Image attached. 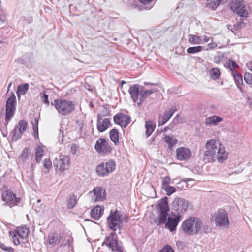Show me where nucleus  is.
Instances as JSON below:
<instances>
[{
  "mask_svg": "<svg viewBox=\"0 0 252 252\" xmlns=\"http://www.w3.org/2000/svg\"><path fill=\"white\" fill-rule=\"evenodd\" d=\"M144 87L139 84H134L130 86L128 92L130 97L134 103L137 104L138 107L141 106L145 99L151 94L157 91V89L152 88L150 90H145Z\"/></svg>",
  "mask_w": 252,
  "mask_h": 252,
  "instance_id": "f257e3e1",
  "label": "nucleus"
},
{
  "mask_svg": "<svg viewBox=\"0 0 252 252\" xmlns=\"http://www.w3.org/2000/svg\"><path fill=\"white\" fill-rule=\"evenodd\" d=\"M168 197H163L156 206L158 216L155 218L154 221L158 225L162 226L168 219L170 208L168 203Z\"/></svg>",
  "mask_w": 252,
  "mask_h": 252,
  "instance_id": "f03ea898",
  "label": "nucleus"
},
{
  "mask_svg": "<svg viewBox=\"0 0 252 252\" xmlns=\"http://www.w3.org/2000/svg\"><path fill=\"white\" fill-rule=\"evenodd\" d=\"M51 104L55 108L59 114L63 116L70 115L75 109L74 101L64 99H55Z\"/></svg>",
  "mask_w": 252,
  "mask_h": 252,
  "instance_id": "7ed1b4c3",
  "label": "nucleus"
},
{
  "mask_svg": "<svg viewBox=\"0 0 252 252\" xmlns=\"http://www.w3.org/2000/svg\"><path fill=\"white\" fill-rule=\"evenodd\" d=\"M102 246H106L112 252H124L123 243L119 241L118 236L114 232H112L105 238Z\"/></svg>",
  "mask_w": 252,
  "mask_h": 252,
  "instance_id": "20e7f679",
  "label": "nucleus"
},
{
  "mask_svg": "<svg viewBox=\"0 0 252 252\" xmlns=\"http://www.w3.org/2000/svg\"><path fill=\"white\" fill-rule=\"evenodd\" d=\"M219 145L218 141L211 139L208 140L205 144V149L203 155V158L205 162L213 161L216 158L218 148Z\"/></svg>",
  "mask_w": 252,
  "mask_h": 252,
  "instance_id": "39448f33",
  "label": "nucleus"
},
{
  "mask_svg": "<svg viewBox=\"0 0 252 252\" xmlns=\"http://www.w3.org/2000/svg\"><path fill=\"white\" fill-rule=\"evenodd\" d=\"M202 224L199 219L191 217L183 221L182 228L185 233L193 235L198 233L202 227Z\"/></svg>",
  "mask_w": 252,
  "mask_h": 252,
  "instance_id": "423d86ee",
  "label": "nucleus"
},
{
  "mask_svg": "<svg viewBox=\"0 0 252 252\" xmlns=\"http://www.w3.org/2000/svg\"><path fill=\"white\" fill-rule=\"evenodd\" d=\"M121 221L127 222V218L126 216H122V215L116 209L114 211L111 210L110 211L109 215L107 219V222L110 229L116 231V227Z\"/></svg>",
  "mask_w": 252,
  "mask_h": 252,
  "instance_id": "0eeeda50",
  "label": "nucleus"
},
{
  "mask_svg": "<svg viewBox=\"0 0 252 252\" xmlns=\"http://www.w3.org/2000/svg\"><path fill=\"white\" fill-rule=\"evenodd\" d=\"M212 219L216 226L227 228L229 227V220L228 214L223 209H220L216 211L213 215Z\"/></svg>",
  "mask_w": 252,
  "mask_h": 252,
  "instance_id": "6e6552de",
  "label": "nucleus"
},
{
  "mask_svg": "<svg viewBox=\"0 0 252 252\" xmlns=\"http://www.w3.org/2000/svg\"><path fill=\"white\" fill-rule=\"evenodd\" d=\"M2 200L5 202V204L10 208L18 205L21 202V199L17 197L12 191L9 190L7 187H4L1 190Z\"/></svg>",
  "mask_w": 252,
  "mask_h": 252,
  "instance_id": "1a4fd4ad",
  "label": "nucleus"
},
{
  "mask_svg": "<svg viewBox=\"0 0 252 252\" xmlns=\"http://www.w3.org/2000/svg\"><path fill=\"white\" fill-rule=\"evenodd\" d=\"M115 168V161L110 159L105 163L103 162L98 165L95 168V172L98 176L104 177L113 172Z\"/></svg>",
  "mask_w": 252,
  "mask_h": 252,
  "instance_id": "9d476101",
  "label": "nucleus"
},
{
  "mask_svg": "<svg viewBox=\"0 0 252 252\" xmlns=\"http://www.w3.org/2000/svg\"><path fill=\"white\" fill-rule=\"evenodd\" d=\"M16 97L13 93L7 99L6 102V113H5V125L14 117L16 110Z\"/></svg>",
  "mask_w": 252,
  "mask_h": 252,
  "instance_id": "9b49d317",
  "label": "nucleus"
},
{
  "mask_svg": "<svg viewBox=\"0 0 252 252\" xmlns=\"http://www.w3.org/2000/svg\"><path fill=\"white\" fill-rule=\"evenodd\" d=\"M228 7L239 16L247 17L248 12L244 4L243 0H230Z\"/></svg>",
  "mask_w": 252,
  "mask_h": 252,
  "instance_id": "f8f14e48",
  "label": "nucleus"
},
{
  "mask_svg": "<svg viewBox=\"0 0 252 252\" xmlns=\"http://www.w3.org/2000/svg\"><path fill=\"white\" fill-rule=\"evenodd\" d=\"M189 205L188 201L181 198H176L172 202V209L177 213L176 214L181 215L187 211Z\"/></svg>",
  "mask_w": 252,
  "mask_h": 252,
  "instance_id": "ddd939ff",
  "label": "nucleus"
},
{
  "mask_svg": "<svg viewBox=\"0 0 252 252\" xmlns=\"http://www.w3.org/2000/svg\"><path fill=\"white\" fill-rule=\"evenodd\" d=\"M27 127V122L24 120H20L11 132L12 140L17 141L20 139Z\"/></svg>",
  "mask_w": 252,
  "mask_h": 252,
  "instance_id": "4468645a",
  "label": "nucleus"
},
{
  "mask_svg": "<svg viewBox=\"0 0 252 252\" xmlns=\"http://www.w3.org/2000/svg\"><path fill=\"white\" fill-rule=\"evenodd\" d=\"M70 159L67 156L60 155L58 158H56L54 162V166L56 169H58L61 172H63L68 169L69 167Z\"/></svg>",
  "mask_w": 252,
  "mask_h": 252,
  "instance_id": "2eb2a0df",
  "label": "nucleus"
},
{
  "mask_svg": "<svg viewBox=\"0 0 252 252\" xmlns=\"http://www.w3.org/2000/svg\"><path fill=\"white\" fill-rule=\"evenodd\" d=\"M94 148L99 154H109L112 151V148L108 142L104 138L98 139L94 145Z\"/></svg>",
  "mask_w": 252,
  "mask_h": 252,
  "instance_id": "dca6fc26",
  "label": "nucleus"
},
{
  "mask_svg": "<svg viewBox=\"0 0 252 252\" xmlns=\"http://www.w3.org/2000/svg\"><path fill=\"white\" fill-rule=\"evenodd\" d=\"M174 217L169 216L166 222L164 224L165 227L168 229L170 232H173L176 229V227L180 221L182 216L179 214H174Z\"/></svg>",
  "mask_w": 252,
  "mask_h": 252,
  "instance_id": "f3484780",
  "label": "nucleus"
},
{
  "mask_svg": "<svg viewBox=\"0 0 252 252\" xmlns=\"http://www.w3.org/2000/svg\"><path fill=\"white\" fill-rule=\"evenodd\" d=\"M114 122L116 124L119 125L122 127L126 128L130 123V117L124 114L119 113L116 114L114 117Z\"/></svg>",
  "mask_w": 252,
  "mask_h": 252,
  "instance_id": "a211bd4d",
  "label": "nucleus"
},
{
  "mask_svg": "<svg viewBox=\"0 0 252 252\" xmlns=\"http://www.w3.org/2000/svg\"><path fill=\"white\" fill-rule=\"evenodd\" d=\"M191 155L190 150L186 147H179L176 149V158L180 161L189 159Z\"/></svg>",
  "mask_w": 252,
  "mask_h": 252,
  "instance_id": "6ab92c4d",
  "label": "nucleus"
},
{
  "mask_svg": "<svg viewBox=\"0 0 252 252\" xmlns=\"http://www.w3.org/2000/svg\"><path fill=\"white\" fill-rule=\"evenodd\" d=\"M176 109L172 107L168 111H165L163 115H160L158 119V126H160L165 124L173 116Z\"/></svg>",
  "mask_w": 252,
  "mask_h": 252,
  "instance_id": "aec40b11",
  "label": "nucleus"
},
{
  "mask_svg": "<svg viewBox=\"0 0 252 252\" xmlns=\"http://www.w3.org/2000/svg\"><path fill=\"white\" fill-rule=\"evenodd\" d=\"M62 237L63 235L61 234L50 233L48 236V243L49 245L55 246L60 242Z\"/></svg>",
  "mask_w": 252,
  "mask_h": 252,
  "instance_id": "412c9836",
  "label": "nucleus"
},
{
  "mask_svg": "<svg viewBox=\"0 0 252 252\" xmlns=\"http://www.w3.org/2000/svg\"><path fill=\"white\" fill-rule=\"evenodd\" d=\"M33 157V154L31 153L30 149L29 147L24 148L19 157V159L22 162H26L29 160L30 158H32Z\"/></svg>",
  "mask_w": 252,
  "mask_h": 252,
  "instance_id": "4be33fe9",
  "label": "nucleus"
},
{
  "mask_svg": "<svg viewBox=\"0 0 252 252\" xmlns=\"http://www.w3.org/2000/svg\"><path fill=\"white\" fill-rule=\"evenodd\" d=\"M95 201H103L105 198V191L103 190L102 188L98 187L93 189Z\"/></svg>",
  "mask_w": 252,
  "mask_h": 252,
  "instance_id": "5701e85b",
  "label": "nucleus"
},
{
  "mask_svg": "<svg viewBox=\"0 0 252 252\" xmlns=\"http://www.w3.org/2000/svg\"><path fill=\"white\" fill-rule=\"evenodd\" d=\"M104 212V207L103 206L97 205L93 208L91 211V215L92 218L95 220H98L103 215Z\"/></svg>",
  "mask_w": 252,
  "mask_h": 252,
  "instance_id": "b1692460",
  "label": "nucleus"
},
{
  "mask_svg": "<svg viewBox=\"0 0 252 252\" xmlns=\"http://www.w3.org/2000/svg\"><path fill=\"white\" fill-rule=\"evenodd\" d=\"M218 149L217 157L216 159H217L220 163H223L227 158L228 152L224 149L221 148L220 145L218 146Z\"/></svg>",
  "mask_w": 252,
  "mask_h": 252,
  "instance_id": "393cba45",
  "label": "nucleus"
},
{
  "mask_svg": "<svg viewBox=\"0 0 252 252\" xmlns=\"http://www.w3.org/2000/svg\"><path fill=\"white\" fill-rule=\"evenodd\" d=\"M206 1L207 2L206 3L207 7L210 8L213 10H215L220 5L226 3L228 0H206Z\"/></svg>",
  "mask_w": 252,
  "mask_h": 252,
  "instance_id": "a878e982",
  "label": "nucleus"
},
{
  "mask_svg": "<svg viewBox=\"0 0 252 252\" xmlns=\"http://www.w3.org/2000/svg\"><path fill=\"white\" fill-rule=\"evenodd\" d=\"M111 125L109 118H105L102 122L97 123V128L99 132H103L108 129Z\"/></svg>",
  "mask_w": 252,
  "mask_h": 252,
  "instance_id": "bb28decb",
  "label": "nucleus"
},
{
  "mask_svg": "<svg viewBox=\"0 0 252 252\" xmlns=\"http://www.w3.org/2000/svg\"><path fill=\"white\" fill-rule=\"evenodd\" d=\"M16 234L21 238H26L30 233L29 228L26 225L18 227L15 230Z\"/></svg>",
  "mask_w": 252,
  "mask_h": 252,
  "instance_id": "cd10ccee",
  "label": "nucleus"
},
{
  "mask_svg": "<svg viewBox=\"0 0 252 252\" xmlns=\"http://www.w3.org/2000/svg\"><path fill=\"white\" fill-rule=\"evenodd\" d=\"M163 139L168 144V149L170 151L172 150L174 146L178 142V140L174 138L173 135H165Z\"/></svg>",
  "mask_w": 252,
  "mask_h": 252,
  "instance_id": "c85d7f7f",
  "label": "nucleus"
},
{
  "mask_svg": "<svg viewBox=\"0 0 252 252\" xmlns=\"http://www.w3.org/2000/svg\"><path fill=\"white\" fill-rule=\"evenodd\" d=\"M145 127L146 129L145 135L146 138L149 137L155 129L156 125L152 121L146 122Z\"/></svg>",
  "mask_w": 252,
  "mask_h": 252,
  "instance_id": "c756f323",
  "label": "nucleus"
},
{
  "mask_svg": "<svg viewBox=\"0 0 252 252\" xmlns=\"http://www.w3.org/2000/svg\"><path fill=\"white\" fill-rule=\"evenodd\" d=\"M223 120L222 117L214 115L206 118L205 123L207 125H217L219 122L222 121Z\"/></svg>",
  "mask_w": 252,
  "mask_h": 252,
  "instance_id": "7c9ffc66",
  "label": "nucleus"
},
{
  "mask_svg": "<svg viewBox=\"0 0 252 252\" xmlns=\"http://www.w3.org/2000/svg\"><path fill=\"white\" fill-rule=\"evenodd\" d=\"M109 137H110L111 140L115 145H117L119 143V132L117 129L114 128L110 131Z\"/></svg>",
  "mask_w": 252,
  "mask_h": 252,
  "instance_id": "2f4dec72",
  "label": "nucleus"
},
{
  "mask_svg": "<svg viewBox=\"0 0 252 252\" xmlns=\"http://www.w3.org/2000/svg\"><path fill=\"white\" fill-rule=\"evenodd\" d=\"M231 74L238 88L241 90V87H240V85L243 84V79L242 75L238 73L236 71H232V73Z\"/></svg>",
  "mask_w": 252,
  "mask_h": 252,
  "instance_id": "473e14b6",
  "label": "nucleus"
},
{
  "mask_svg": "<svg viewBox=\"0 0 252 252\" xmlns=\"http://www.w3.org/2000/svg\"><path fill=\"white\" fill-rule=\"evenodd\" d=\"M77 204L76 196L72 194H70L67 199V206L69 209H73Z\"/></svg>",
  "mask_w": 252,
  "mask_h": 252,
  "instance_id": "72a5a7b5",
  "label": "nucleus"
},
{
  "mask_svg": "<svg viewBox=\"0 0 252 252\" xmlns=\"http://www.w3.org/2000/svg\"><path fill=\"white\" fill-rule=\"evenodd\" d=\"M44 151L43 148L40 146H38L36 148L35 151V160L37 163H39L42 159V157L44 155Z\"/></svg>",
  "mask_w": 252,
  "mask_h": 252,
  "instance_id": "f704fd0d",
  "label": "nucleus"
},
{
  "mask_svg": "<svg viewBox=\"0 0 252 252\" xmlns=\"http://www.w3.org/2000/svg\"><path fill=\"white\" fill-rule=\"evenodd\" d=\"M29 84L28 83L23 84L18 86L16 93L19 97L20 94H25L29 89Z\"/></svg>",
  "mask_w": 252,
  "mask_h": 252,
  "instance_id": "c9c22d12",
  "label": "nucleus"
},
{
  "mask_svg": "<svg viewBox=\"0 0 252 252\" xmlns=\"http://www.w3.org/2000/svg\"><path fill=\"white\" fill-rule=\"evenodd\" d=\"M189 41L193 44H199L202 43L201 37L199 36L193 34H190L189 35Z\"/></svg>",
  "mask_w": 252,
  "mask_h": 252,
  "instance_id": "e433bc0d",
  "label": "nucleus"
},
{
  "mask_svg": "<svg viewBox=\"0 0 252 252\" xmlns=\"http://www.w3.org/2000/svg\"><path fill=\"white\" fill-rule=\"evenodd\" d=\"M220 74V71L218 68H213L209 71V75L211 79L216 80L218 79Z\"/></svg>",
  "mask_w": 252,
  "mask_h": 252,
  "instance_id": "4c0bfd02",
  "label": "nucleus"
},
{
  "mask_svg": "<svg viewBox=\"0 0 252 252\" xmlns=\"http://www.w3.org/2000/svg\"><path fill=\"white\" fill-rule=\"evenodd\" d=\"M203 48L201 46L190 47L187 49V52L189 54H194L201 51Z\"/></svg>",
  "mask_w": 252,
  "mask_h": 252,
  "instance_id": "58836bf2",
  "label": "nucleus"
},
{
  "mask_svg": "<svg viewBox=\"0 0 252 252\" xmlns=\"http://www.w3.org/2000/svg\"><path fill=\"white\" fill-rule=\"evenodd\" d=\"M162 189H163L166 192V194L168 196L171 195L172 194H173V193L177 191L176 188H175L173 186H171L170 185L165 187L162 188Z\"/></svg>",
  "mask_w": 252,
  "mask_h": 252,
  "instance_id": "ea45409f",
  "label": "nucleus"
},
{
  "mask_svg": "<svg viewBox=\"0 0 252 252\" xmlns=\"http://www.w3.org/2000/svg\"><path fill=\"white\" fill-rule=\"evenodd\" d=\"M227 66L229 69L230 70L231 73H232V71H235L234 69L237 67H238L236 63L233 60H229Z\"/></svg>",
  "mask_w": 252,
  "mask_h": 252,
  "instance_id": "a19ab883",
  "label": "nucleus"
},
{
  "mask_svg": "<svg viewBox=\"0 0 252 252\" xmlns=\"http://www.w3.org/2000/svg\"><path fill=\"white\" fill-rule=\"evenodd\" d=\"M38 119L35 118L33 121H32V128L34 131V133H36L38 135Z\"/></svg>",
  "mask_w": 252,
  "mask_h": 252,
  "instance_id": "79ce46f5",
  "label": "nucleus"
},
{
  "mask_svg": "<svg viewBox=\"0 0 252 252\" xmlns=\"http://www.w3.org/2000/svg\"><path fill=\"white\" fill-rule=\"evenodd\" d=\"M0 248L3 251L7 252H14V249H13L11 247L6 246V245L4 243H2L0 241Z\"/></svg>",
  "mask_w": 252,
  "mask_h": 252,
  "instance_id": "37998d69",
  "label": "nucleus"
},
{
  "mask_svg": "<svg viewBox=\"0 0 252 252\" xmlns=\"http://www.w3.org/2000/svg\"><path fill=\"white\" fill-rule=\"evenodd\" d=\"M244 79L246 83L248 84H252V74L250 73H245L244 75Z\"/></svg>",
  "mask_w": 252,
  "mask_h": 252,
  "instance_id": "c03bdc74",
  "label": "nucleus"
},
{
  "mask_svg": "<svg viewBox=\"0 0 252 252\" xmlns=\"http://www.w3.org/2000/svg\"><path fill=\"white\" fill-rule=\"evenodd\" d=\"M40 95L42 101L48 106L50 104L48 99V95L45 92L41 94Z\"/></svg>",
  "mask_w": 252,
  "mask_h": 252,
  "instance_id": "a18cd8bd",
  "label": "nucleus"
},
{
  "mask_svg": "<svg viewBox=\"0 0 252 252\" xmlns=\"http://www.w3.org/2000/svg\"><path fill=\"white\" fill-rule=\"evenodd\" d=\"M9 236L12 237L13 239V241L15 245H18L20 244V241L14 232L12 231H10L9 232Z\"/></svg>",
  "mask_w": 252,
  "mask_h": 252,
  "instance_id": "49530a36",
  "label": "nucleus"
},
{
  "mask_svg": "<svg viewBox=\"0 0 252 252\" xmlns=\"http://www.w3.org/2000/svg\"><path fill=\"white\" fill-rule=\"evenodd\" d=\"M171 183V179L169 176H165L162 179V189L169 186Z\"/></svg>",
  "mask_w": 252,
  "mask_h": 252,
  "instance_id": "de8ad7c7",
  "label": "nucleus"
},
{
  "mask_svg": "<svg viewBox=\"0 0 252 252\" xmlns=\"http://www.w3.org/2000/svg\"><path fill=\"white\" fill-rule=\"evenodd\" d=\"M44 167L47 169H50L52 167V162L50 158H47L44 160Z\"/></svg>",
  "mask_w": 252,
  "mask_h": 252,
  "instance_id": "09e8293b",
  "label": "nucleus"
},
{
  "mask_svg": "<svg viewBox=\"0 0 252 252\" xmlns=\"http://www.w3.org/2000/svg\"><path fill=\"white\" fill-rule=\"evenodd\" d=\"M159 252H174V250L168 245L164 246Z\"/></svg>",
  "mask_w": 252,
  "mask_h": 252,
  "instance_id": "8fccbe9b",
  "label": "nucleus"
},
{
  "mask_svg": "<svg viewBox=\"0 0 252 252\" xmlns=\"http://www.w3.org/2000/svg\"><path fill=\"white\" fill-rule=\"evenodd\" d=\"M101 114L102 115V117H105L110 115V111L108 108H104L101 111Z\"/></svg>",
  "mask_w": 252,
  "mask_h": 252,
  "instance_id": "3c124183",
  "label": "nucleus"
},
{
  "mask_svg": "<svg viewBox=\"0 0 252 252\" xmlns=\"http://www.w3.org/2000/svg\"><path fill=\"white\" fill-rule=\"evenodd\" d=\"M212 41H213L212 39ZM207 48H206L207 50H212L213 49L216 48L217 47V45L216 43H215L213 42H212L208 44L207 45Z\"/></svg>",
  "mask_w": 252,
  "mask_h": 252,
  "instance_id": "603ef678",
  "label": "nucleus"
},
{
  "mask_svg": "<svg viewBox=\"0 0 252 252\" xmlns=\"http://www.w3.org/2000/svg\"><path fill=\"white\" fill-rule=\"evenodd\" d=\"M222 58H223V56H215L214 58V62L217 64H219L220 63Z\"/></svg>",
  "mask_w": 252,
  "mask_h": 252,
  "instance_id": "864d4df0",
  "label": "nucleus"
},
{
  "mask_svg": "<svg viewBox=\"0 0 252 252\" xmlns=\"http://www.w3.org/2000/svg\"><path fill=\"white\" fill-rule=\"evenodd\" d=\"M77 149H78V147L77 146V145H76L75 144H72V145L71 146V148H70V152L72 154H76V153L77 151Z\"/></svg>",
  "mask_w": 252,
  "mask_h": 252,
  "instance_id": "5fc2aeb1",
  "label": "nucleus"
},
{
  "mask_svg": "<svg viewBox=\"0 0 252 252\" xmlns=\"http://www.w3.org/2000/svg\"><path fill=\"white\" fill-rule=\"evenodd\" d=\"M203 232L208 233L211 232V228L208 225H204L202 227Z\"/></svg>",
  "mask_w": 252,
  "mask_h": 252,
  "instance_id": "6e6d98bb",
  "label": "nucleus"
},
{
  "mask_svg": "<svg viewBox=\"0 0 252 252\" xmlns=\"http://www.w3.org/2000/svg\"><path fill=\"white\" fill-rule=\"evenodd\" d=\"M210 38H212V37H210V36H208L207 35H204L203 36V42H202V43H207V42H209Z\"/></svg>",
  "mask_w": 252,
  "mask_h": 252,
  "instance_id": "4d7b16f0",
  "label": "nucleus"
},
{
  "mask_svg": "<svg viewBox=\"0 0 252 252\" xmlns=\"http://www.w3.org/2000/svg\"><path fill=\"white\" fill-rule=\"evenodd\" d=\"M123 222H124V221H121V222H120L119 223H118V225L116 226V231L117 229H119V230H122L123 229V225H122Z\"/></svg>",
  "mask_w": 252,
  "mask_h": 252,
  "instance_id": "13d9d810",
  "label": "nucleus"
},
{
  "mask_svg": "<svg viewBox=\"0 0 252 252\" xmlns=\"http://www.w3.org/2000/svg\"><path fill=\"white\" fill-rule=\"evenodd\" d=\"M247 68L250 70H251V71H252V62H249V63H247Z\"/></svg>",
  "mask_w": 252,
  "mask_h": 252,
  "instance_id": "bf43d9fd",
  "label": "nucleus"
},
{
  "mask_svg": "<svg viewBox=\"0 0 252 252\" xmlns=\"http://www.w3.org/2000/svg\"><path fill=\"white\" fill-rule=\"evenodd\" d=\"M103 117H102V115L101 114H98L97 115V123H99L100 122V120L102 119V118Z\"/></svg>",
  "mask_w": 252,
  "mask_h": 252,
  "instance_id": "052dcab7",
  "label": "nucleus"
},
{
  "mask_svg": "<svg viewBox=\"0 0 252 252\" xmlns=\"http://www.w3.org/2000/svg\"><path fill=\"white\" fill-rule=\"evenodd\" d=\"M169 129V127L168 126H167L165 127L164 128L163 130H162V131L166 132V131H168Z\"/></svg>",
  "mask_w": 252,
  "mask_h": 252,
  "instance_id": "680f3d73",
  "label": "nucleus"
},
{
  "mask_svg": "<svg viewBox=\"0 0 252 252\" xmlns=\"http://www.w3.org/2000/svg\"><path fill=\"white\" fill-rule=\"evenodd\" d=\"M144 84L145 85H146V86H147V85H154V84H153V83H151L147 82H145L144 83Z\"/></svg>",
  "mask_w": 252,
  "mask_h": 252,
  "instance_id": "e2e57ef3",
  "label": "nucleus"
},
{
  "mask_svg": "<svg viewBox=\"0 0 252 252\" xmlns=\"http://www.w3.org/2000/svg\"><path fill=\"white\" fill-rule=\"evenodd\" d=\"M120 83H121V87H122L123 85L124 84H126V82L125 81H122Z\"/></svg>",
  "mask_w": 252,
  "mask_h": 252,
  "instance_id": "0e129e2a",
  "label": "nucleus"
},
{
  "mask_svg": "<svg viewBox=\"0 0 252 252\" xmlns=\"http://www.w3.org/2000/svg\"><path fill=\"white\" fill-rule=\"evenodd\" d=\"M239 23L240 24H243V20L242 19H240V21H239Z\"/></svg>",
  "mask_w": 252,
  "mask_h": 252,
  "instance_id": "69168bd1",
  "label": "nucleus"
},
{
  "mask_svg": "<svg viewBox=\"0 0 252 252\" xmlns=\"http://www.w3.org/2000/svg\"><path fill=\"white\" fill-rule=\"evenodd\" d=\"M33 168H34V165L33 164H32V166H31V169L33 170Z\"/></svg>",
  "mask_w": 252,
  "mask_h": 252,
  "instance_id": "338daca9",
  "label": "nucleus"
},
{
  "mask_svg": "<svg viewBox=\"0 0 252 252\" xmlns=\"http://www.w3.org/2000/svg\"><path fill=\"white\" fill-rule=\"evenodd\" d=\"M0 21H1L2 23L4 22V20H3L1 18H0Z\"/></svg>",
  "mask_w": 252,
  "mask_h": 252,
  "instance_id": "774afa93",
  "label": "nucleus"
}]
</instances>
